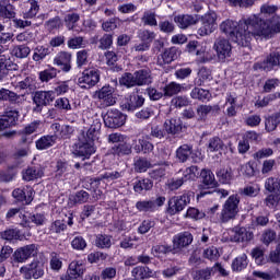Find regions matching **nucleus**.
Segmentation results:
<instances>
[{"label": "nucleus", "instance_id": "obj_1", "mask_svg": "<svg viewBox=\"0 0 280 280\" xmlns=\"http://www.w3.org/2000/svg\"><path fill=\"white\" fill-rule=\"evenodd\" d=\"M219 27L223 34L230 36L234 43H237V45H241L242 47H248L250 40L255 37L253 28L248 23V18L246 20H241L240 22L225 20Z\"/></svg>", "mask_w": 280, "mask_h": 280}, {"label": "nucleus", "instance_id": "obj_61", "mask_svg": "<svg viewBox=\"0 0 280 280\" xmlns=\"http://www.w3.org/2000/svg\"><path fill=\"white\" fill-rule=\"evenodd\" d=\"M150 162L143 158H139L138 160L135 161V170L140 174L143 172H148V170H150Z\"/></svg>", "mask_w": 280, "mask_h": 280}, {"label": "nucleus", "instance_id": "obj_38", "mask_svg": "<svg viewBox=\"0 0 280 280\" xmlns=\"http://www.w3.org/2000/svg\"><path fill=\"white\" fill-rule=\"evenodd\" d=\"M248 266V256L242 254L232 261L233 272H242Z\"/></svg>", "mask_w": 280, "mask_h": 280}, {"label": "nucleus", "instance_id": "obj_39", "mask_svg": "<svg viewBox=\"0 0 280 280\" xmlns=\"http://www.w3.org/2000/svg\"><path fill=\"white\" fill-rule=\"evenodd\" d=\"M124 176V172L119 171H112V172H105L100 177L94 178V183L100 185L101 180H107V183H110L112 180H117Z\"/></svg>", "mask_w": 280, "mask_h": 280}, {"label": "nucleus", "instance_id": "obj_5", "mask_svg": "<svg viewBox=\"0 0 280 280\" xmlns=\"http://www.w3.org/2000/svg\"><path fill=\"white\" fill-rule=\"evenodd\" d=\"M213 49L219 62H229V59L233 56V46H231V42L225 38L219 37L215 39Z\"/></svg>", "mask_w": 280, "mask_h": 280}, {"label": "nucleus", "instance_id": "obj_2", "mask_svg": "<svg viewBox=\"0 0 280 280\" xmlns=\"http://www.w3.org/2000/svg\"><path fill=\"white\" fill-rule=\"evenodd\" d=\"M247 23L253 28V35L256 40H268L275 34H280V16H272L271 22L261 18V15H250Z\"/></svg>", "mask_w": 280, "mask_h": 280}, {"label": "nucleus", "instance_id": "obj_3", "mask_svg": "<svg viewBox=\"0 0 280 280\" xmlns=\"http://www.w3.org/2000/svg\"><path fill=\"white\" fill-rule=\"evenodd\" d=\"M237 213H240V196L232 195L223 205L220 215L221 222L226 223L230 222V220H235Z\"/></svg>", "mask_w": 280, "mask_h": 280}, {"label": "nucleus", "instance_id": "obj_15", "mask_svg": "<svg viewBox=\"0 0 280 280\" xmlns=\"http://www.w3.org/2000/svg\"><path fill=\"white\" fill-rule=\"evenodd\" d=\"M113 88L107 85L103 86L97 93L98 102L101 104V108H108V106H115L117 100L113 96Z\"/></svg>", "mask_w": 280, "mask_h": 280}, {"label": "nucleus", "instance_id": "obj_41", "mask_svg": "<svg viewBox=\"0 0 280 280\" xmlns=\"http://www.w3.org/2000/svg\"><path fill=\"white\" fill-rule=\"evenodd\" d=\"M152 187H154V184L150 179L144 178L135 183L133 191H136V194H143V191H150Z\"/></svg>", "mask_w": 280, "mask_h": 280}, {"label": "nucleus", "instance_id": "obj_54", "mask_svg": "<svg viewBox=\"0 0 280 280\" xmlns=\"http://www.w3.org/2000/svg\"><path fill=\"white\" fill-rule=\"evenodd\" d=\"M224 148L222 139L214 137L209 140L208 150L209 152H218Z\"/></svg>", "mask_w": 280, "mask_h": 280}, {"label": "nucleus", "instance_id": "obj_9", "mask_svg": "<svg viewBox=\"0 0 280 280\" xmlns=\"http://www.w3.org/2000/svg\"><path fill=\"white\" fill-rule=\"evenodd\" d=\"M56 100V95L51 91H38L33 96V102L36 105L34 107L35 113H42L44 106H49L51 102Z\"/></svg>", "mask_w": 280, "mask_h": 280}, {"label": "nucleus", "instance_id": "obj_25", "mask_svg": "<svg viewBox=\"0 0 280 280\" xmlns=\"http://www.w3.org/2000/svg\"><path fill=\"white\" fill-rule=\"evenodd\" d=\"M254 235L253 232L246 230V228H235L230 236L231 242H250Z\"/></svg>", "mask_w": 280, "mask_h": 280}, {"label": "nucleus", "instance_id": "obj_29", "mask_svg": "<svg viewBox=\"0 0 280 280\" xmlns=\"http://www.w3.org/2000/svg\"><path fill=\"white\" fill-rule=\"evenodd\" d=\"M174 22L176 23L177 27H179L180 30H187V27H191V25H196V23H198V20L194 15L182 14V15H176L174 18Z\"/></svg>", "mask_w": 280, "mask_h": 280}, {"label": "nucleus", "instance_id": "obj_52", "mask_svg": "<svg viewBox=\"0 0 280 280\" xmlns=\"http://www.w3.org/2000/svg\"><path fill=\"white\" fill-rule=\"evenodd\" d=\"M47 56H49V49L45 46H37L33 54V60L40 62V60H44Z\"/></svg>", "mask_w": 280, "mask_h": 280}, {"label": "nucleus", "instance_id": "obj_64", "mask_svg": "<svg viewBox=\"0 0 280 280\" xmlns=\"http://www.w3.org/2000/svg\"><path fill=\"white\" fill-rule=\"evenodd\" d=\"M89 63V50L83 49L77 52V67H84Z\"/></svg>", "mask_w": 280, "mask_h": 280}, {"label": "nucleus", "instance_id": "obj_20", "mask_svg": "<svg viewBox=\"0 0 280 280\" xmlns=\"http://www.w3.org/2000/svg\"><path fill=\"white\" fill-rule=\"evenodd\" d=\"M16 121H19V110L13 109L5 112V114L0 117V130L12 128V126L16 125Z\"/></svg>", "mask_w": 280, "mask_h": 280}, {"label": "nucleus", "instance_id": "obj_23", "mask_svg": "<svg viewBox=\"0 0 280 280\" xmlns=\"http://www.w3.org/2000/svg\"><path fill=\"white\" fill-rule=\"evenodd\" d=\"M80 22V13L70 12L67 13L63 18V23L70 32H82V27L78 26V23Z\"/></svg>", "mask_w": 280, "mask_h": 280}, {"label": "nucleus", "instance_id": "obj_55", "mask_svg": "<svg viewBox=\"0 0 280 280\" xmlns=\"http://www.w3.org/2000/svg\"><path fill=\"white\" fill-rule=\"evenodd\" d=\"M100 124L96 126H91L89 130L84 133L86 141L93 143L97 137H100Z\"/></svg>", "mask_w": 280, "mask_h": 280}, {"label": "nucleus", "instance_id": "obj_28", "mask_svg": "<svg viewBox=\"0 0 280 280\" xmlns=\"http://www.w3.org/2000/svg\"><path fill=\"white\" fill-rule=\"evenodd\" d=\"M164 129L167 135H180L183 132V121L180 118H171L165 120Z\"/></svg>", "mask_w": 280, "mask_h": 280}, {"label": "nucleus", "instance_id": "obj_46", "mask_svg": "<svg viewBox=\"0 0 280 280\" xmlns=\"http://www.w3.org/2000/svg\"><path fill=\"white\" fill-rule=\"evenodd\" d=\"M32 50L26 45H16L13 46L11 54L12 56H15V58H27L30 56V52Z\"/></svg>", "mask_w": 280, "mask_h": 280}, {"label": "nucleus", "instance_id": "obj_62", "mask_svg": "<svg viewBox=\"0 0 280 280\" xmlns=\"http://www.w3.org/2000/svg\"><path fill=\"white\" fill-rule=\"evenodd\" d=\"M272 154H275V151L272 149L262 148L253 154V159H255L256 161H261V159H269V156H272Z\"/></svg>", "mask_w": 280, "mask_h": 280}, {"label": "nucleus", "instance_id": "obj_58", "mask_svg": "<svg viewBox=\"0 0 280 280\" xmlns=\"http://www.w3.org/2000/svg\"><path fill=\"white\" fill-rule=\"evenodd\" d=\"M151 253L154 255V257H163V255L172 253V247L167 245H155L152 247Z\"/></svg>", "mask_w": 280, "mask_h": 280}, {"label": "nucleus", "instance_id": "obj_27", "mask_svg": "<svg viewBox=\"0 0 280 280\" xmlns=\"http://www.w3.org/2000/svg\"><path fill=\"white\" fill-rule=\"evenodd\" d=\"M131 275L135 277V279L144 280L156 277V271L147 266H137L131 270Z\"/></svg>", "mask_w": 280, "mask_h": 280}, {"label": "nucleus", "instance_id": "obj_63", "mask_svg": "<svg viewBox=\"0 0 280 280\" xmlns=\"http://www.w3.org/2000/svg\"><path fill=\"white\" fill-rule=\"evenodd\" d=\"M58 75V70L56 68H51L48 70H44L39 73V79L42 82H49V80H54Z\"/></svg>", "mask_w": 280, "mask_h": 280}, {"label": "nucleus", "instance_id": "obj_13", "mask_svg": "<svg viewBox=\"0 0 280 280\" xmlns=\"http://www.w3.org/2000/svg\"><path fill=\"white\" fill-rule=\"evenodd\" d=\"M103 119L107 128H121L126 124V116L118 109H109Z\"/></svg>", "mask_w": 280, "mask_h": 280}, {"label": "nucleus", "instance_id": "obj_44", "mask_svg": "<svg viewBox=\"0 0 280 280\" xmlns=\"http://www.w3.org/2000/svg\"><path fill=\"white\" fill-rule=\"evenodd\" d=\"M190 97L192 100H199L200 102H205V100H209L211 97V93L202 88H195L190 92Z\"/></svg>", "mask_w": 280, "mask_h": 280}, {"label": "nucleus", "instance_id": "obj_47", "mask_svg": "<svg viewBox=\"0 0 280 280\" xmlns=\"http://www.w3.org/2000/svg\"><path fill=\"white\" fill-rule=\"evenodd\" d=\"M183 91V85L176 82H171L164 88L165 97H172L173 95H178Z\"/></svg>", "mask_w": 280, "mask_h": 280}, {"label": "nucleus", "instance_id": "obj_59", "mask_svg": "<svg viewBox=\"0 0 280 280\" xmlns=\"http://www.w3.org/2000/svg\"><path fill=\"white\" fill-rule=\"evenodd\" d=\"M63 231H67V223L65 220H56L52 222L49 226L50 233H62Z\"/></svg>", "mask_w": 280, "mask_h": 280}, {"label": "nucleus", "instance_id": "obj_53", "mask_svg": "<svg viewBox=\"0 0 280 280\" xmlns=\"http://www.w3.org/2000/svg\"><path fill=\"white\" fill-rule=\"evenodd\" d=\"M10 69V56L1 55L0 56V80L8 75V70Z\"/></svg>", "mask_w": 280, "mask_h": 280}, {"label": "nucleus", "instance_id": "obj_45", "mask_svg": "<svg viewBox=\"0 0 280 280\" xmlns=\"http://www.w3.org/2000/svg\"><path fill=\"white\" fill-rule=\"evenodd\" d=\"M217 178H219L220 183L223 185H229V183L233 180V171L231 168H220L217 172Z\"/></svg>", "mask_w": 280, "mask_h": 280}, {"label": "nucleus", "instance_id": "obj_12", "mask_svg": "<svg viewBox=\"0 0 280 280\" xmlns=\"http://www.w3.org/2000/svg\"><path fill=\"white\" fill-rule=\"evenodd\" d=\"M275 67H280V52H271L262 62L253 66L254 71H272Z\"/></svg>", "mask_w": 280, "mask_h": 280}, {"label": "nucleus", "instance_id": "obj_10", "mask_svg": "<svg viewBox=\"0 0 280 280\" xmlns=\"http://www.w3.org/2000/svg\"><path fill=\"white\" fill-rule=\"evenodd\" d=\"M100 82V71L95 69H86L78 79L81 89H93Z\"/></svg>", "mask_w": 280, "mask_h": 280}, {"label": "nucleus", "instance_id": "obj_7", "mask_svg": "<svg viewBox=\"0 0 280 280\" xmlns=\"http://www.w3.org/2000/svg\"><path fill=\"white\" fill-rule=\"evenodd\" d=\"M92 154H95V144L93 142H89L83 132L79 137V142L74 145L73 155L90 159Z\"/></svg>", "mask_w": 280, "mask_h": 280}, {"label": "nucleus", "instance_id": "obj_48", "mask_svg": "<svg viewBox=\"0 0 280 280\" xmlns=\"http://www.w3.org/2000/svg\"><path fill=\"white\" fill-rule=\"evenodd\" d=\"M40 7L38 5V1L28 0V10L24 13V19H34L38 14Z\"/></svg>", "mask_w": 280, "mask_h": 280}, {"label": "nucleus", "instance_id": "obj_34", "mask_svg": "<svg viewBox=\"0 0 280 280\" xmlns=\"http://www.w3.org/2000/svg\"><path fill=\"white\" fill-rule=\"evenodd\" d=\"M112 152L113 154H117V156H126L128 154H132V145L124 140L119 144H115L112 148Z\"/></svg>", "mask_w": 280, "mask_h": 280}, {"label": "nucleus", "instance_id": "obj_51", "mask_svg": "<svg viewBox=\"0 0 280 280\" xmlns=\"http://www.w3.org/2000/svg\"><path fill=\"white\" fill-rule=\"evenodd\" d=\"M198 176V166H189L183 172L182 180L187 183V180H196Z\"/></svg>", "mask_w": 280, "mask_h": 280}, {"label": "nucleus", "instance_id": "obj_43", "mask_svg": "<svg viewBox=\"0 0 280 280\" xmlns=\"http://www.w3.org/2000/svg\"><path fill=\"white\" fill-rule=\"evenodd\" d=\"M119 82H120L121 86H127V89H132V86H138L136 72H133V73L126 72L119 79Z\"/></svg>", "mask_w": 280, "mask_h": 280}, {"label": "nucleus", "instance_id": "obj_18", "mask_svg": "<svg viewBox=\"0 0 280 280\" xmlns=\"http://www.w3.org/2000/svg\"><path fill=\"white\" fill-rule=\"evenodd\" d=\"M14 89L19 91H26L27 93H34L36 91V78L26 77L24 80H21V77H16L15 81H12Z\"/></svg>", "mask_w": 280, "mask_h": 280}, {"label": "nucleus", "instance_id": "obj_8", "mask_svg": "<svg viewBox=\"0 0 280 280\" xmlns=\"http://www.w3.org/2000/svg\"><path fill=\"white\" fill-rule=\"evenodd\" d=\"M163 205H165V197H158L156 199L138 200L136 202V209L140 213H154Z\"/></svg>", "mask_w": 280, "mask_h": 280}, {"label": "nucleus", "instance_id": "obj_4", "mask_svg": "<svg viewBox=\"0 0 280 280\" xmlns=\"http://www.w3.org/2000/svg\"><path fill=\"white\" fill-rule=\"evenodd\" d=\"M191 198H194V192L187 191L182 196H175L168 200L167 213L170 215H176V213H180L191 202Z\"/></svg>", "mask_w": 280, "mask_h": 280}, {"label": "nucleus", "instance_id": "obj_36", "mask_svg": "<svg viewBox=\"0 0 280 280\" xmlns=\"http://www.w3.org/2000/svg\"><path fill=\"white\" fill-rule=\"evenodd\" d=\"M176 58V52L174 49H166L163 54L158 56V65L160 67H165V65H170L174 62Z\"/></svg>", "mask_w": 280, "mask_h": 280}, {"label": "nucleus", "instance_id": "obj_42", "mask_svg": "<svg viewBox=\"0 0 280 280\" xmlns=\"http://www.w3.org/2000/svg\"><path fill=\"white\" fill-rule=\"evenodd\" d=\"M43 168L40 167H36V166H32L28 167L24 173H23V179L24 180H35V178H42L43 176Z\"/></svg>", "mask_w": 280, "mask_h": 280}, {"label": "nucleus", "instance_id": "obj_22", "mask_svg": "<svg viewBox=\"0 0 280 280\" xmlns=\"http://www.w3.org/2000/svg\"><path fill=\"white\" fill-rule=\"evenodd\" d=\"M54 65H57L62 71L69 73V71H71V54L67 51L57 54L54 59Z\"/></svg>", "mask_w": 280, "mask_h": 280}, {"label": "nucleus", "instance_id": "obj_19", "mask_svg": "<svg viewBox=\"0 0 280 280\" xmlns=\"http://www.w3.org/2000/svg\"><path fill=\"white\" fill-rule=\"evenodd\" d=\"M194 242V236L189 232L178 233L173 237V248L174 250H182V248H186Z\"/></svg>", "mask_w": 280, "mask_h": 280}, {"label": "nucleus", "instance_id": "obj_11", "mask_svg": "<svg viewBox=\"0 0 280 280\" xmlns=\"http://www.w3.org/2000/svg\"><path fill=\"white\" fill-rule=\"evenodd\" d=\"M21 272L25 275V279H40L45 275V262L34 260L26 267H22Z\"/></svg>", "mask_w": 280, "mask_h": 280}, {"label": "nucleus", "instance_id": "obj_6", "mask_svg": "<svg viewBox=\"0 0 280 280\" xmlns=\"http://www.w3.org/2000/svg\"><path fill=\"white\" fill-rule=\"evenodd\" d=\"M218 30V14L208 12L201 16V27L198 28L199 36H209Z\"/></svg>", "mask_w": 280, "mask_h": 280}, {"label": "nucleus", "instance_id": "obj_17", "mask_svg": "<svg viewBox=\"0 0 280 280\" xmlns=\"http://www.w3.org/2000/svg\"><path fill=\"white\" fill-rule=\"evenodd\" d=\"M175 156L179 163H187L191 156L192 163H198L200 158L194 156V149L189 144H183L175 151Z\"/></svg>", "mask_w": 280, "mask_h": 280}, {"label": "nucleus", "instance_id": "obj_33", "mask_svg": "<svg viewBox=\"0 0 280 280\" xmlns=\"http://www.w3.org/2000/svg\"><path fill=\"white\" fill-rule=\"evenodd\" d=\"M0 16L4 19H14L16 16L14 7L8 0H0Z\"/></svg>", "mask_w": 280, "mask_h": 280}, {"label": "nucleus", "instance_id": "obj_50", "mask_svg": "<svg viewBox=\"0 0 280 280\" xmlns=\"http://www.w3.org/2000/svg\"><path fill=\"white\" fill-rule=\"evenodd\" d=\"M191 277L194 280H209L211 279V269H197L191 272Z\"/></svg>", "mask_w": 280, "mask_h": 280}, {"label": "nucleus", "instance_id": "obj_40", "mask_svg": "<svg viewBox=\"0 0 280 280\" xmlns=\"http://www.w3.org/2000/svg\"><path fill=\"white\" fill-rule=\"evenodd\" d=\"M141 22L143 25H149V27H156V25H159V21H156V12L152 10L144 11Z\"/></svg>", "mask_w": 280, "mask_h": 280}, {"label": "nucleus", "instance_id": "obj_31", "mask_svg": "<svg viewBox=\"0 0 280 280\" xmlns=\"http://www.w3.org/2000/svg\"><path fill=\"white\" fill-rule=\"evenodd\" d=\"M21 95L16 92L10 91L5 88L0 89V101L1 102H12L13 104H21Z\"/></svg>", "mask_w": 280, "mask_h": 280}, {"label": "nucleus", "instance_id": "obj_60", "mask_svg": "<svg viewBox=\"0 0 280 280\" xmlns=\"http://www.w3.org/2000/svg\"><path fill=\"white\" fill-rule=\"evenodd\" d=\"M211 110H213V106L211 105H199L197 107V117L200 121H205V119H207V116L209 115V113H211Z\"/></svg>", "mask_w": 280, "mask_h": 280}, {"label": "nucleus", "instance_id": "obj_16", "mask_svg": "<svg viewBox=\"0 0 280 280\" xmlns=\"http://www.w3.org/2000/svg\"><path fill=\"white\" fill-rule=\"evenodd\" d=\"M36 255H38V246H36L35 244L20 247L14 252L15 261H19V264H23L27 261L30 257H36Z\"/></svg>", "mask_w": 280, "mask_h": 280}, {"label": "nucleus", "instance_id": "obj_24", "mask_svg": "<svg viewBox=\"0 0 280 280\" xmlns=\"http://www.w3.org/2000/svg\"><path fill=\"white\" fill-rule=\"evenodd\" d=\"M131 148L137 154H141V152H143V154H149V152L154 150V144L147 141L144 138H138L132 140Z\"/></svg>", "mask_w": 280, "mask_h": 280}, {"label": "nucleus", "instance_id": "obj_26", "mask_svg": "<svg viewBox=\"0 0 280 280\" xmlns=\"http://www.w3.org/2000/svg\"><path fill=\"white\" fill-rule=\"evenodd\" d=\"M50 128L55 132V137H59V139H69L73 135V127L69 125L54 122Z\"/></svg>", "mask_w": 280, "mask_h": 280}, {"label": "nucleus", "instance_id": "obj_37", "mask_svg": "<svg viewBox=\"0 0 280 280\" xmlns=\"http://www.w3.org/2000/svg\"><path fill=\"white\" fill-rule=\"evenodd\" d=\"M135 73L138 86L152 84V74H150V70H138Z\"/></svg>", "mask_w": 280, "mask_h": 280}, {"label": "nucleus", "instance_id": "obj_56", "mask_svg": "<svg viewBox=\"0 0 280 280\" xmlns=\"http://www.w3.org/2000/svg\"><path fill=\"white\" fill-rule=\"evenodd\" d=\"M85 45L84 37L82 36L72 37L68 40L69 49H82Z\"/></svg>", "mask_w": 280, "mask_h": 280}, {"label": "nucleus", "instance_id": "obj_21", "mask_svg": "<svg viewBox=\"0 0 280 280\" xmlns=\"http://www.w3.org/2000/svg\"><path fill=\"white\" fill-rule=\"evenodd\" d=\"M12 196L15 200L30 205L34 200V189L32 187L16 188L13 190Z\"/></svg>", "mask_w": 280, "mask_h": 280}, {"label": "nucleus", "instance_id": "obj_32", "mask_svg": "<svg viewBox=\"0 0 280 280\" xmlns=\"http://www.w3.org/2000/svg\"><path fill=\"white\" fill-rule=\"evenodd\" d=\"M68 275L70 279H80L84 275V265L77 260L70 262Z\"/></svg>", "mask_w": 280, "mask_h": 280}, {"label": "nucleus", "instance_id": "obj_14", "mask_svg": "<svg viewBox=\"0 0 280 280\" xmlns=\"http://www.w3.org/2000/svg\"><path fill=\"white\" fill-rule=\"evenodd\" d=\"M145 104V98L139 94H130L127 95L122 103H121V108L122 110H127L128 113H132L137 110V108H141Z\"/></svg>", "mask_w": 280, "mask_h": 280}, {"label": "nucleus", "instance_id": "obj_57", "mask_svg": "<svg viewBox=\"0 0 280 280\" xmlns=\"http://www.w3.org/2000/svg\"><path fill=\"white\" fill-rule=\"evenodd\" d=\"M95 244L97 248H110L113 243L110 236L100 234L96 236Z\"/></svg>", "mask_w": 280, "mask_h": 280}, {"label": "nucleus", "instance_id": "obj_30", "mask_svg": "<svg viewBox=\"0 0 280 280\" xmlns=\"http://www.w3.org/2000/svg\"><path fill=\"white\" fill-rule=\"evenodd\" d=\"M202 178V184L207 189H213V187H218V182L215 180V175L210 170H202L200 173Z\"/></svg>", "mask_w": 280, "mask_h": 280}, {"label": "nucleus", "instance_id": "obj_49", "mask_svg": "<svg viewBox=\"0 0 280 280\" xmlns=\"http://www.w3.org/2000/svg\"><path fill=\"white\" fill-rule=\"evenodd\" d=\"M138 38H140L141 43H148V45H152V40L156 38V34L152 31L140 30L138 32Z\"/></svg>", "mask_w": 280, "mask_h": 280}, {"label": "nucleus", "instance_id": "obj_35", "mask_svg": "<svg viewBox=\"0 0 280 280\" xmlns=\"http://www.w3.org/2000/svg\"><path fill=\"white\" fill-rule=\"evenodd\" d=\"M37 150H47L56 145V136H43L36 142Z\"/></svg>", "mask_w": 280, "mask_h": 280}]
</instances>
